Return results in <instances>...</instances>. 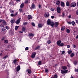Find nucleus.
Here are the masks:
<instances>
[{
  "instance_id": "nucleus-1",
  "label": "nucleus",
  "mask_w": 78,
  "mask_h": 78,
  "mask_svg": "<svg viewBox=\"0 0 78 78\" xmlns=\"http://www.w3.org/2000/svg\"><path fill=\"white\" fill-rule=\"evenodd\" d=\"M47 23L48 25H50L52 27L54 26V22L51 21L50 20L48 19V20Z\"/></svg>"
},
{
  "instance_id": "nucleus-2",
  "label": "nucleus",
  "mask_w": 78,
  "mask_h": 78,
  "mask_svg": "<svg viewBox=\"0 0 78 78\" xmlns=\"http://www.w3.org/2000/svg\"><path fill=\"white\" fill-rule=\"evenodd\" d=\"M70 6L71 7H75L76 6V3L75 2H72L70 5Z\"/></svg>"
},
{
  "instance_id": "nucleus-3",
  "label": "nucleus",
  "mask_w": 78,
  "mask_h": 78,
  "mask_svg": "<svg viewBox=\"0 0 78 78\" xmlns=\"http://www.w3.org/2000/svg\"><path fill=\"white\" fill-rule=\"evenodd\" d=\"M57 12L58 13H61V8L59 7H58L57 8Z\"/></svg>"
},
{
  "instance_id": "nucleus-4",
  "label": "nucleus",
  "mask_w": 78,
  "mask_h": 78,
  "mask_svg": "<svg viewBox=\"0 0 78 78\" xmlns=\"http://www.w3.org/2000/svg\"><path fill=\"white\" fill-rule=\"evenodd\" d=\"M36 56V52H33L31 55V58H34Z\"/></svg>"
},
{
  "instance_id": "nucleus-5",
  "label": "nucleus",
  "mask_w": 78,
  "mask_h": 78,
  "mask_svg": "<svg viewBox=\"0 0 78 78\" xmlns=\"http://www.w3.org/2000/svg\"><path fill=\"white\" fill-rule=\"evenodd\" d=\"M1 22H2L3 24H4V25H6V23L5 21L4 20H0V23Z\"/></svg>"
},
{
  "instance_id": "nucleus-6",
  "label": "nucleus",
  "mask_w": 78,
  "mask_h": 78,
  "mask_svg": "<svg viewBox=\"0 0 78 78\" xmlns=\"http://www.w3.org/2000/svg\"><path fill=\"white\" fill-rule=\"evenodd\" d=\"M20 22V18H19L17 20L15 21V23L16 24H19Z\"/></svg>"
},
{
  "instance_id": "nucleus-7",
  "label": "nucleus",
  "mask_w": 78,
  "mask_h": 78,
  "mask_svg": "<svg viewBox=\"0 0 78 78\" xmlns=\"http://www.w3.org/2000/svg\"><path fill=\"white\" fill-rule=\"evenodd\" d=\"M44 16L45 17H48L49 16V13L48 12H46L45 13Z\"/></svg>"
},
{
  "instance_id": "nucleus-8",
  "label": "nucleus",
  "mask_w": 78,
  "mask_h": 78,
  "mask_svg": "<svg viewBox=\"0 0 78 78\" xmlns=\"http://www.w3.org/2000/svg\"><path fill=\"white\" fill-rule=\"evenodd\" d=\"M55 25V26L56 27H58V25H59V22H55V23H54V25Z\"/></svg>"
},
{
  "instance_id": "nucleus-9",
  "label": "nucleus",
  "mask_w": 78,
  "mask_h": 78,
  "mask_svg": "<svg viewBox=\"0 0 78 78\" xmlns=\"http://www.w3.org/2000/svg\"><path fill=\"white\" fill-rule=\"evenodd\" d=\"M44 24H42L39 23L38 24V27L39 28H42V27H43V26H44Z\"/></svg>"
},
{
  "instance_id": "nucleus-10",
  "label": "nucleus",
  "mask_w": 78,
  "mask_h": 78,
  "mask_svg": "<svg viewBox=\"0 0 78 78\" xmlns=\"http://www.w3.org/2000/svg\"><path fill=\"white\" fill-rule=\"evenodd\" d=\"M10 22L11 23H14L15 22V19H12L10 21Z\"/></svg>"
},
{
  "instance_id": "nucleus-11",
  "label": "nucleus",
  "mask_w": 78,
  "mask_h": 78,
  "mask_svg": "<svg viewBox=\"0 0 78 78\" xmlns=\"http://www.w3.org/2000/svg\"><path fill=\"white\" fill-rule=\"evenodd\" d=\"M26 72H27L28 73L30 74V73H31V70L30 69H27L26 70Z\"/></svg>"
},
{
  "instance_id": "nucleus-12",
  "label": "nucleus",
  "mask_w": 78,
  "mask_h": 78,
  "mask_svg": "<svg viewBox=\"0 0 78 78\" xmlns=\"http://www.w3.org/2000/svg\"><path fill=\"white\" fill-rule=\"evenodd\" d=\"M60 3V1L59 0H57L56 1V4L57 5H59Z\"/></svg>"
},
{
  "instance_id": "nucleus-13",
  "label": "nucleus",
  "mask_w": 78,
  "mask_h": 78,
  "mask_svg": "<svg viewBox=\"0 0 78 78\" xmlns=\"http://www.w3.org/2000/svg\"><path fill=\"white\" fill-rule=\"evenodd\" d=\"M61 40L58 41L57 42V45L59 46L60 45V44H61Z\"/></svg>"
},
{
  "instance_id": "nucleus-14",
  "label": "nucleus",
  "mask_w": 78,
  "mask_h": 78,
  "mask_svg": "<svg viewBox=\"0 0 78 78\" xmlns=\"http://www.w3.org/2000/svg\"><path fill=\"white\" fill-rule=\"evenodd\" d=\"M58 78V76L57 75L55 74L54 76H53L52 77H51V78Z\"/></svg>"
},
{
  "instance_id": "nucleus-15",
  "label": "nucleus",
  "mask_w": 78,
  "mask_h": 78,
  "mask_svg": "<svg viewBox=\"0 0 78 78\" xmlns=\"http://www.w3.org/2000/svg\"><path fill=\"white\" fill-rule=\"evenodd\" d=\"M61 5L63 7H64V6H65V5H64V3L62 2H61Z\"/></svg>"
},
{
  "instance_id": "nucleus-16",
  "label": "nucleus",
  "mask_w": 78,
  "mask_h": 78,
  "mask_svg": "<svg viewBox=\"0 0 78 78\" xmlns=\"http://www.w3.org/2000/svg\"><path fill=\"white\" fill-rule=\"evenodd\" d=\"M20 66H18L17 68L16 71H17V72L19 71V70H20Z\"/></svg>"
},
{
  "instance_id": "nucleus-17",
  "label": "nucleus",
  "mask_w": 78,
  "mask_h": 78,
  "mask_svg": "<svg viewBox=\"0 0 78 78\" xmlns=\"http://www.w3.org/2000/svg\"><path fill=\"white\" fill-rule=\"evenodd\" d=\"M34 35V34L30 33L29 34V36H31L32 37H33Z\"/></svg>"
},
{
  "instance_id": "nucleus-18",
  "label": "nucleus",
  "mask_w": 78,
  "mask_h": 78,
  "mask_svg": "<svg viewBox=\"0 0 78 78\" xmlns=\"http://www.w3.org/2000/svg\"><path fill=\"white\" fill-rule=\"evenodd\" d=\"M27 18L29 20H30V19H32V16H31L30 15H28V16Z\"/></svg>"
},
{
  "instance_id": "nucleus-19",
  "label": "nucleus",
  "mask_w": 78,
  "mask_h": 78,
  "mask_svg": "<svg viewBox=\"0 0 78 78\" xmlns=\"http://www.w3.org/2000/svg\"><path fill=\"white\" fill-rule=\"evenodd\" d=\"M31 8L32 9H35V8H36V7H35V5L34 4H33L31 6Z\"/></svg>"
},
{
  "instance_id": "nucleus-20",
  "label": "nucleus",
  "mask_w": 78,
  "mask_h": 78,
  "mask_svg": "<svg viewBox=\"0 0 78 78\" xmlns=\"http://www.w3.org/2000/svg\"><path fill=\"white\" fill-rule=\"evenodd\" d=\"M65 27L63 26L62 27H61V30H62V31H64V30H65Z\"/></svg>"
},
{
  "instance_id": "nucleus-21",
  "label": "nucleus",
  "mask_w": 78,
  "mask_h": 78,
  "mask_svg": "<svg viewBox=\"0 0 78 78\" xmlns=\"http://www.w3.org/2000/svg\"><path fill=\"white\" fill-rule=\"evenodd\" d=\"M62 68L64 70H66V69H67V66H63L62 67Z\"/></svg>"
},
{
  "instance_id": "nucleus-22",
  "label": "nucleus",
  "mask_w": 78,
  "mask_h": 78,
  "mask_svg": "<svg viewBox=\"0 0 78 78\" xmlns=\"http://www.w3.org/2000/svg\"><path fill=\"white\" fill-rule=\"evenodd\" d=\"M40 48V46H38L37 47H36L35 48V50H38V49H39Z\"/></svg>"
},
{
  "instance_id": "nucleus-23",
  "label": "nucleus",
  "mask_w": 78,
  "mask_h": 78,
  "mask_svg": "<svg viewBox=\"0 0 78 78\" xmlns=\"http://www.w3.org/2000/svg\"><path fill=\"white\" fill-rule=\"evenodd\" d=\"M66 32L68 33H70V30H69L68 29H66Z\"/></svg>"
},
{
  "instance_id": "nucleus-24",
  "label": "nucleus",
  "mask_w": 78,
  "mask_h": 78,
  "mask_svg": "<svg viewBox=\"0 0 78 78\" xmlns=\"http://www.w3.org/2000/svg\"><path fill=\"white\" fill-rule=\"evenodd\" d=\"M1 24L0 25V27L2 28V27H5V24Z\"/></svg>"
},
{
  "instance_id": "nucleus-25",
  "label": "nucleus",
  "mask_w": 78,
  "mask_h": 78,
  "mask_svg": "<svg viewBox=\"0 0 78 78\" xmlns=\"http://www.w3.org/2000/svg\"><path fill=\"white\" fill-rule=\"evenodd\" d=\"M72 51L69 50V49L68 50V54H70L72 53Z\"/></svg>"
},
{
  "instance_id": "nucleus-26",
  "label": "nucleus",
  "mask_w": 78,
  "mask_h": 78,
  "mask_svg": "<svg viewBox=\"0 0 78 78\" xmlns=\"http://www.w3.org/2000/svg\"><path fill=\"white\" fill-rule=\"evenodd\" d=\"M69 2L68 1L66 2V5L67 6H69Z\"/></svg>"
},
{
  "instance_id": "nucleus-27",
  "label": "nucleus",
  "mask_w": 78,
  "mask_h": 78,
  "mask_svg": "<svg viewBox=\"0 0 78 78\" xmlns=\"http://www.w3.org/2000/svg\"><path fill=\"white\" fill-rule=\"evenodd\" d=\"M2 31H6V29L5 27H3L2 28Z\"/></svg>"
},
{
  "instance_id": "nucleus-28",
  "label": "nucleus",
  "mask_w": 78,
  "mask_h": 78,
  "mask_svg": "<svg viewBox=\"0 0 78 78\" xmlns=\"http://www.w3.org/2000/svg\"><path fill=\"white\" fill-rule=\"evenodd\" d=\"M47 43L49 44H51V41L50 40H48L47 41Z\"/></svg>"
},
{
  "instance_id": "nucleus-29",
  "label": "nucleus",
  "mask_w": 78,
  "mask_h": 78,
  "mask_svg": "<svg viewBox=\"0 0 78 78\" xmlns=\"http://www.w3.org/2000/svg\"><path fill=\"white\" fill-rule=\"evenodd\" d=\"M24 6V4L23 3H22L21 4V5H20V8H23V6Z\"/></svg>"
},
{
  "instance_id": "nucleus-30",
  "label": "nucleus",
  "mask_w": 78,
  "mask_h": 78,
  "mask_svg": "<svg viewBox=\"0 0 78 78\" xmlns=\"http://www.w3.org/2000/svg\"><path fill=\"white\" fill-rule=\"evenodd\" d=\"M71 24H72V25H74L75 24V22L74 21H72L71 22Z\"/></svg>"
},
{
  "instance_id": "nucleus-31",
  "label": "nucleus",
  "mask_w": 78,
  "mask_h": 78,
  "mask_svg": "<svg viewBox=\"0 0 78 78\" xmlns=\"http://www.w3.org/2000/svg\"><path fill=\"white\" fill-rule=\"evenodd\" d=\"M64 43H62L60 44L59 46H60V47H62V46H64Z\"/></svg>"
},
{
  "instance_id": "nucleus-32",
  "label": "nucleus",
  "mask_w": 78,
  "mask_h": 78,
  "mask_svg": "<svg viewBox=\"0 0 78 78\" xmlns=\"http://www.w3.org/2000/svg\"><path fill=\"white\" fill-rule=\"evenodd\" d=\"M22 31H25V27H23L22 29Z\"/></svg>"
},
{
  "instance_id": "nucleus-33",
  "label": "nucleus",
  "mask_w": 78,
  "mask_h": 78,
  "mask_svg": "<svg viewBox=\"0 0 78 78\" xmlns=\"http://www.w3.org/2000/svg\"><path fill=\"white\" fill-rule=\"evenodd\" d=\"M4 43L5 44H7V43H8V41L7 40H4Z\"/></svg>"
},
{
  "instance_id": "nucleus-34",
  "label": "nucleus",
  "mask_w": 78,
  "mask_h": 78,
  "mask_svg": "<svg viewBox=\"0 0 78 78\" xmlns=\"http://www.w3.org/2000/svg\"><path fill=\"white\" fill-rule=\"evenodd\" d=\"M5 28L6 29V30H9V27L8 26H6L5 27Z\"/></svg>"
},
{
  "instance_id": "nucleus-35",
  "label": "nucleus",
  "mask_w": 78,
  "mask_h": 78,
  "mask_svg": "<svg viewBox=\"0 0 78 78\" xmlns=\"http://www.w3.org/2000/svg\"><path fill=\"white\" fill-rule=\"evenodd\" d=\"M74 55L75 54H74V53H72V54H71V55H70L71 57H73V56H74Z\"/></svg>"
},
{
  "instance_id": "nucleus-36",
  "label": "nucleus",
  "mask_w": 78,
  "mask_h": 78,
  "mask_svg": "<svg viewBox=\"0 0 78 78\" xmlns=\"http://www.w3.org/2000/svg\"><path fill=\"white\" fill-rule=\"evenodd\" d=\"M38 64L39 66H41V61H40L38 62Z\"/></svg>"
},
{
  "instance_id": "nucleus-37",
  "label": "nucleus",
  "mask_w": 78,
  "mask_h": 78,
  "mask_svg": "<svg viewBox=\"0 0 78 78\" xmlns=\"http://www.w3.org/2000/svg\"><path fill=\"white\" fill-rule=\"evenodd\" d=\"M19 26H16L15 27V29L16 30H17L18 29V28H19Z\"/></svg>"
},
{
  "instance_id": "nucleus-38",
  "label": "nucleus",
  "mask_w": 78,
  "mask_h": 78,
  "mask_svg": "<svg viewBox=\"0 0 78 78\" xmlns=\"http://www.w3.org/2000/svg\"><path fill=\"white\" fill-rule=\"evenodd\" d=\"M8 55H7L5 56L3 58V59H6L7 58H8Z\"/></svg>"
},
{
  "instance_id": "nucleus-39",
  "label": "nucleus",
  "mask_w": 78,
  "mask_h": 78,
  "mask_svg": "<svg viewBox=\"0 0 78 78\" xmlns=\"http://www.w3.org/2000/svg\"><path fill=\"white\" fill-rule=\"evenodd\" d=\"M9 4L10 5H13V2H10Z\"/></svg>"
},
{
  "instance_id": "nucleus-40",
  "label": "nucleus",
  "mask_w": 78,
  "mask_h": 78,
  "mask_svg": "<svg viewBox=\"0 0 78 78\" xmlns=\"http://www.w3.org/2000/svg\"><path fill=\"white\" fill-rule=\"evenodd\" d=\"M55 9L51 8V11H55Z\"/></svg>"
},
{
  "instance_id": "nucleus-41",
  "label": "nucleus",
  "mask_w": 78,
  "mask_h": 78,
  "mask_svg": "<svg viewBox=\"0 0 78 78\" xmlns=\"http://www.w3.org/2000/svg\"><path fill=\"white\" fill-rule=\"evenodd\" d=\"M74 65H76V64H77V62H74Z\"/></svg>"
},
{
  "instance_id": "nucleus-42",
  "label": "nucleus",
  "mask_w": 78,
  "mask_h": 78,
  "mask_svg": "<svg viewBox=\"0 0 78 78\" xmlns=\"http://www.w3.org/2000/svg\"><path fill=\"white\" fill-rule=\"evenodd\" d=\"M61 73H62V74L65 73H64V71H62V70H61Z\"/></svg>"
},
{
  "instance_id": "nucleus-43",
  "label": "nucleus",
  "mask_w": 78,
  "mask_h": 78,
  "mask_svg": "<svg viewBox=\"0 0 78 78\" xmlns=\"http://www.w3.org/2000/svg\"><path fill=\"white\" fill-rule=\"evenodd\" d=\"M11 16H12V17H13V16H15V15H14V14L13 13H12L11 14Z\"/></svg>"
},
{
  "instance_id": "nucleus-44",
  "label": "nucleus",
  "mask_w": 78,
  "mask_h": 78,
  "mask_svg": "<svg viewBox=\"0 0 78 78\" xmlns=\"http://www.w3.org/2000/svg\"><path fill=\"white\" fill-rule=\"evenodd\" d=\"M32 25H33V26L34 27L35 26V24L34 23H32Z\"/></svg>"
},
{
  "instance_id": "nucleus-45",
  "label": "nucleus",
  "mask_w": 78,
  "mask_h": 78,
  "mask_svg": "<svg viewBox=\"0 0 78 78\" xmlns=\"http://www.w3.org/2000/svg\"><path fill=\"white\" fill-rule=\"evenodd\" d=\"M16 61H17V60H16V59L13 60V62H14V64H15V63L16 62Z\"/></svg>"
},
{
  "instance_id": "nucleus-46",
  "label": "nucleus",
  "mask_w": 78,
  "mask_h": 78,
  "mask_svg": "<svg viewBox=\"0 0 78 78\" xmlns=\"http://www.w3.org/2000/svg\"><path fill=\"white\" fill-rule=\"evenodd\" d=\"M25 3H28V0H26L25 2Z\"/></svg>"
},
{
  "instance_id": "nucleus-47",
  "label": "nucleus",
  "mask_w": 78,
  "mask_h": 78,
  "mask_svg": "<svg viewBox=\"0 0 78 78\" xmlns=\"http://www.w3.org/2000/svg\"><path fill=\"white\" fill-rule=\"evenodd\" d=\"M68 71L67 70H64V73H67V72Z\"/></svg>"
},
{
  "instance_id": "nucleus-48",
  "label": "nucleus",
  "mask_w": 78,
  "mask_h": 78,
  "mask_svg": "<svg viewBox=\"0 0 78 78\" xmlns=\"http://www.w3.org/2000/svg\"><path fill=\"white\" fill-rule=\"evenodd\" d=\"M75 71L76 72H78V69H76Z\"/></svg>"
},
{
  "instance_id": "nucleus-49",
  "label": "nucleus",
  "mask_w": 78,
  "mask_h": 78,
  "mask_svg": "<svg viewBox=\"0 0 78 78\" xmlns=\"http://www.w3.org/2000/svg\"><path fill=\"white\" fill-rule=\"evenodd\" d=\"M73 48H76V45H75V44H73Z\"/></svg>"
},
{
  "instance_id": "nucleus-50",
  "label": "nucleus",
  "mask_w": 78,
  "mask_h": 78,
  "mask_svg": "<svg viewBox=\"0 0 78 78\" xmlns=\"http://www.w3.org/2000/svg\"><path fill=\"white\" fill-rule=\"evenodd\" d=\"M19 11L21 12H22V9H19Z\"/></svg>"
},
{
  "instance_id": "nucleus-51",
  "label": "nucleus",
  "mask_w": 78,
  "mask_h": 78,
  "mask_svg": "<svg viewBox=\"0 0 78 78\" xmlns=\"http://www.w3.org/2000/svg\"><path fill=\"white\" fill-rule=\"evenodd\" d=\"M14 12V10H11L10 11V12H11V13H13Z\"/></svg>"
},
{
  "instance_id": "nucleus-52",
  "label": "nucleus",
  "mask_w": 78,
  "mask_h": 78,
  "mask_svg": "<svg viewBox=\"0 0 78 78\" xmlns=\"http://www.w3.org/2000/svg\"><path fill=\"white\" fill-rule=\"evenodd\" d=\"M25 50H28V47H27L25 48Z\"/></svg>"
},
{
  "instance_id": "nucleus-53",
  "label": "nucleus",
  "mask_w": 78,
  "mask_h": 78,
  "mask_svg": "<svg viewBox=\"0 0 78 78\" xmlns=\"http://www.w3.org/2000/svg\"><path fill=\"white\" fill-rule=\"evenodd\" d=\"M63 17H64V16H65V14L64 13H62V15Z\"/></svg>"
},
{
  "instance_id": "nucleus-54",
  "label": "nucleus",
  "mask_w": 78,
  "mask_h": 78,
  "mask_svg": "<svg viewBox=\"0 0 78 78\" xmlns=\"http://www.w3.org/2000/svg\"><path fill=\"white\" fill-rule=\"evenodd\" d=\"M75 20L76 23H78V20Z\"/></svg>"
},
{
  "instance_id": "nucleus-55",
  "label": "nucleus",
  "mask_w": 78,
  "mask_h": 78,
  "mask_svg": "<svg viewBox=\"0 0 78 78\" xmlns=\"http://www.w3.org/2000/svg\"><path fill=\"white\" fill-rule=\"evenodd\" d=\"M51 17V19H54V18H55V16H52Z\"/></svg>"
},
{
  "instance_id": "nucleus-56",
  "label": "nucleus",
  "mask_w": 78,
  "mask_h": 78,
  "mask_svg": "<svg viewBox=\"0 0 78 78\" xmlns=\"http://www.w3.org/2000/svg\"><path fill=\"white\" fill-rule=\"evenodd\" d=\"M38 7L39 8H41V5H38Z\"/></svg>"
},
{
  "instance_id": "nucleus-57",
  "label": "nucleus",
  "mask_w": 78,
  "mask_h": 78,
  "mask_svg": "<svg viewBox=\"0 0 78 78\" xmlns=\"http://www.w3.org/2000/svg\"><path fill=\"white\" fill-rule=\"evenodd\" d=\"M48 69H45L46 72H48Z\"/></svg>"
},
{
  "instance_id": "nucleus-58",
  "label": "nucleus",
  "mask_w": 78,
  "mask_h": 78,
  "mask_svg": "<svg viewBox=\"0 0 78 78\" xmlns=\"http://www.w3.org/2000/svg\"><path fill=\"white\" fill-rule=\"evenodd\" d=\"M67 23L69 24H71V23H71V22H67Z\"/></svg>"
},
{
  "instance_id": "nucleus-59",
  "label": "nucleus",
  "mask_w": 78,
  "mask_h": 78,
  "mask_svg": "<svg viewBox=\"0 0 78 78\" xmlns=\"http://www.w3.org/2000/svg\"><path fill=\"white\" fill-rule=\"evenodd\" d=\"M64 53H65V51H62V54H64Z\"/></svg>"
},
{
  "instance_id": "nucleus-60",
  "label": "nucleus",
  "mask_w": 78,
  "mask_h": 78,
  "mask_svg": "<svg viewBox=\"0 0 78 78\" xmlns=\"http://www.w3.org/2000/svg\"><path fill=\"white\" fill-rule=\"evenodd\" d=\"M19 33H23V31H19Z\"/></svg>"
},
{
  "instance_id": "nucleus-61",
  "label": "nucleus",
  "mask_w": 78,
  "mask_h": 78,
  "mask_svg": "<svg viewBox=\"0 0 78 78\" xmlns=\"http://www.w3.org/2000/svg\"><path fill=\"white\" fill-rule=\"evenodd\" d=\"M67 48H70V45H67Z\"/></svg>"
},
{
  "instance_id": "nucleus-62",
  "label": "nucleus",
  "mask_w": 78,
  "mask_h": 78,
  "mask_svg": "<svg viewBox=\"0 0 78 78\" xmlns=\"http://www.w3.org/2000/svg\"><path fill=\"white\" fill-rule=\"evenodd\" d=\"M24 24L25 25H26L27 24V23H24Z\"/></svg>"
},
{
  "instance_id": "nucleus-63",
  "label": "nucleus",
  "mask_w": 78,
  "mask_h": 78,
  "mask_svg": "<svg viewBox=\"0 0 78 78\" xmlns=\"http://www.w3.org/2000/svg\"><path fill=\"white\" fill-rule=\"evenodd\" d=\"M76 39H78V35H77L76 37Z\"/></svg>"
},
{
  "instance_id": "nucleus-64",
  "label": "nucleus",
  "mask_w": 78,
  "mask_h": 78,
  "mask_svg": "<svg viewBox=\"0 0 78 78\" xmlns=\"http://www.w3.org/2000/svg\"><path fill=\"white\" fill-rule=\"evenodd\" d=\"M76 14L78 15V10L76 11Z\"/></svg>"
}]
</instances>
